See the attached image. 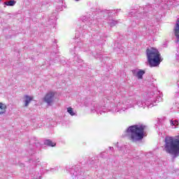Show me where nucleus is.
<instances>
[{
  "label": "nucleus",
  "instance_id": "f257e3e1",
  "mask_svg": "<svg viewBox=\"0 0 179 179\" xmlns=\"http://www.w3.org/2000/svg\"><path fill=\"white\" fill-rule=\"evenodd\" d=\"M162 100V96H156L155 94L152 95V96H150V94H148L145 101L142 99H137L136 103L134 99L122 98L115 101V106L112 107L110 111H112L113 114H117V113L121 114L129 108H134L135 105L138 106L140 108H146V107H148V108H152V107L157 106V103H160Z\"/></svg>",
  "mask_w": 179,
  "mask_h": 179
},
{
  "label": "nucleus",
  "instance_id": "f03ea898",
  "mask_svg": "<svg viewBox=\"0 0 179 179\" xmlns=\"http://www.w3.org/2000/svg\"><path fill=\"white\" fill-rule=\"evenodd\" d=\"M145 129H146V126L143 124L130 126L126 129L124 136H128L132 142H138L143 139Z\"/></svg>",
  "mask_w": 179,
  "mask_h": 179
},
{
  "label": "nucleus",
  "instance_id": "7ed1b4c3",
  "mask_svg": "<svg viewBox=\"0 0 179 179\" xmlns=\"http://www.w3.org/2000/svg\"><path fill=\"white\" fill-rule=\"evenodd\" d=\"M164 150L171 155L173 159L179 156V135L178 136H166L165 138Z\"/></svg>",
  "mask_w": 179,
  "mask_h": 179
},
{
  "label": "nucleus",
  "instance_id": "20e7f679",
  "mask_svg": "<svg viewBox=\"0 0 179 179\" xmlns=\"http://www.w3.org/2000/svg\"><path fill=\"white\" fill-rule=\"evenodd\" d=\"M146 55L150 66H159L162 62V57H160V52L154 48H150L146 50Z\"/></svg>",
  "mask_w": 179,
  "mask_h": 179
},
{
  "label": "nucleus",
  "instance_id": "39448f33",
  "mask_svg": "<svg viewBox=\"0 0 179 179\" xmlns=\"http://www.w3.org/2000/svg\"><path fill=\"white\" fill-rule=\"evenodd\" d=\"M55 96V94L54 92H50L44 96L43 101H45V103H46L48 106H51V104H52V103L54 102Z\"/></svg>",
  "mask_w": 179,
  "mask_h": 179
},
{
  "label": "nucleus",
  "instance_id": "423d86ee",
  "mask_svg": "<svg viewBox=\"0 0 179 179\" xmlns=\"http://www.w3.org/2000/svg\"><path fill=\"white\" fill-rule=\"evenodd\" d=\"M104 106H100L98 103H95L94 106V108H91L92 113H96L97 114H103V113H106V110L104 108Z\"/></svg>",
  "mask_w": 179,
  "mask_h": 179
},
{
  "label": "nucleus",
  "instance_id": "0eeeda50",
  "mask_svg": "<svg viewBox=\"0 0 179 179\" xmlns=\"http://www.w3.org/2000/svg\"><path fill=\"white\" fill-rule=\"evenodd\" d=\"M81 20L83 23H85L86 26H83V29H87V26H90V24H93V18L87 16H83L81 17Z\"/></svg>",
  "mask_w": 179,
  "mask_h": 179
},
{
  "label": "nucleus",
  "instance_id": "6e6552de",
  "mask_svg": "<svg viewBox=\"0 0 179 179\" xmlns=\"http://www.w3.org/2000/svg\"><path fill=\"white\" fill-rule=\"evenodd\" d=\"M134 76L138 78V79H143V75H145V71L141 69H134L131 71Z\"/></svg>",
  "mask_w": 179,
  "mask_h": 179
},
{
  "label": "nucleus",
  "instance_id": "1a4fd4ad",
  "mask_svg": "<svg viewBox=\"0 0 179 179\" xmlns=\"http://www.w3.org/2000/svg\"><path fill=\"white\" fill-rule=\"evenodd\" d=\"M129 16H136L137 19H143L146 15H145V13L142 14V13H138L136 10H131L129 13Z\"/></svg>",
  "mask_w": 179,
  "mask_h": 179
},
{
  "label": "nucleus",
  "instance_id": "9d476101",
  "mask_svg": "<svg viewBox=\"0 0 179 179\" xmlns=\"http://www.w3.org/2000/svg\"><path fill=\"white\" fill-rule=\"evenodd\" d=\"M70 173L71 174L73 178H75V177H78V176H82L83 172H79V169L76 168V166H74L71 169Z\"/></svg>",
  "mask_w": 179,
  "mask_h": 179
},
{
  "label": "nucleus",
  "instance_id": "9b49d317",
  "mask_svg": "<svg viewBox=\"0 0 179 179\" xmlns=\"http://www.w3.org/2000/svg\"><path fill=\"white\" fill-rule=\"evenodd\" d=\"M175 37L177 39V42L179 41V20H177L176 24L173 29Z\"/></svg>",
  "mask_w": 179,
  "mask_h": 179
},
{
  "label": "nucleus",
  "instance_id": "f8f14e48",
  "mask_svg": "<svg viewBox=\"0 0 179 179\" xmlns=\"http://www.w3.org/2000/svg\"><path fill=\"white\" fill-rule=\"evenodd\" d=\"M31 100H33V97H31L29 95H25L24 100V106L27 107L29 106V104H30V101H31Z\"/></svg>",
  "mask_w": 179,
  "mask_h": 179
},
{
  "label": "nucleus",
  "instance_id": "ddd939ff",
  "mask_svg": "<svg viewBox=\"0 0 179 179\" xmlns=\"http://www.w3.org/2000/svg\"><path fill=\"white\" fill-rule=\"evenodd\" d=\"M118 23H120V21L115 20L114 19L109 20L108 22V24H109L110 27H114V26H115L116 24H118Z\"/></svg>",
  "mask_w": 179,
  "mask_h": 179
},
{
  "label": "nucleus",
  "instance_id": "4468645a",
  "mask_svg": "<svg viewBox=\"0 0 179 179\" xmlns=\"http://www.w3.org/2000/svg\"><path fill=\"white\" fill-rule=\"evenodd\" d=\"M6 113V105L0 103V115Z\"/></svg>",
  "mask_w": 179,
  "mask_h": 179
},
{
  "label": "nucleus",
  "instance_id": "2eb2a0df",
  "mask_svg": "<svg viewBox=\"0 0 179 179\" xmlns=\"http://www.w3.org/2000/svg\"><path fill=\"white\" fill-rule=\"evenodd\" d=\"M44 143L47 146H51L52 148H54L56 145L55 143L52 142L51 140H45Z\"/></svg>",
  "mask_w": 179,
  "mask_h": 179
},
{
  "label": "nucleus",
  "instance_id": "dca6fc26",
  "mask_svg": "<svg viewBox=\"0 0 179 179\" xmlns=\"http://www.w3.org/2000/svg\"><path fill=\"white\" fill-rule=\"evenodd\" d=\"M4 5H6V6H15V5H16V1L15 0L6 1L4 2Z\"/></svg>",
  "mask_w": 179,
  "mask_h": 179
},
{
  "label": "nucleus",
  "instance_id": "f3484780",
  "mask_svg": "<svg viewBox=\"0 0 179 179\" xmlns=\"http://www.w3.org/2000/svg\"><path fill=\"white\" fill-rule=\"evenodd\" d=\"M170 124L173 128H177V126H178V120H170Z\"/></svg>",
  "mask_w": 179,
  "mask_h": 179
},
{
  "label": "nucleus",
  "instance_id": "a211bd4d",
  "mask_svg": "<svg viewBox=\"0 0 179 179\" xmlns=\"http://www.w3.org/2000/svg\"><path fill=\"white\" fill-rule=\"evenodd\" d=\"M67 113H69V114H70L71 117H73V115H76V113L73 111V108H72L71 107L67 108Z\"/></svg>",
  "mask_w": 179,
  "mask_h": 179
},
{
  "label": "nucleus",
  "instance_id": "6ab92c4d",
  "mask_svg": "<svg viewBox=\"0 0 179 179\" xmlns=\"http://www.w3.org/2000/svg\"><path fill=\"white\" fill-rule=\"evenodd\" d=\"M143 13H145V12H147V10H148V12H150V10H152V7H150V6H145L144 8H143Z\"/></svg>",
  "mask_w": 179,
  "mask_h": 179
},
{
  "label": "nucleus",
  "instance_id": "aec40b11",
  "mask_svg": "<svg viewBox=\"0 0 179 179\" xmlns=\"http://www.w3.org/2000/svg\"><path fill=\"white\" fill-rule=\"evenodd\" d=\"M55 171H57V169H50V171H52V172H54Z\"/></svg>",
  "mask_w": 179,
  "mask_h": 179
},
{
  "label": "nucleus",
  "instance_id": "412c9836",
  "mask_svg": "<svg viewBox=\"0 0 179 179\" xmlns=\"http://www.w3.org/2000/svg\"><path fill=\"white\" fill-rule=\"evenodd\" d=\"M109 149H110V150H114V148H113V147H109Z\"/></svg>",
  "mask_w": 179,
  "mask_h": 179
},
{
  "label": "nucleus",
  "instance_id": "4be33fe9",
  "mask_svg": "<svg viewBox=\"0 0 179 179\" xmlns=\"http://www.w3.org/2000/svg\"><path fill=\"white\" fill-rule=\"evenodd\" d=\"M50 19H51V20H54V19H55V17H52Z\"/></svg>",
  "mask_w": 179,
  "mask_h": 179
},
{
  "label": "nucleus",
  "instance_id": "5701e85b",
  "mask_svg": "<svg viewBox=\"0 0 179 179\" xmlns=\"http://www.w3.org/2000/svg\"><path fill=\"white\" fill-rule=\"evenodd\" d=\"M100 156H101V157H103V153H101V154L100 155Z\"/></svg>",
  "mask_w": 179,
  "mask_h": 179
},
{
  "label": "nucleus",
  "instance_id": "b1692460",
  "mask_svg": "<svg viewBox=\"0 0 179 179\" xmlns=\"http://www.w3.org/2000/svg\"><path fill=\"white\" fill-rule=\"evenodd\" d=\"M2 1V0H0V2H1Z\"/></svg>",
  "mask_w": 179,
  "mask_h": 179
},
{
  "label": "nucleus",
  "instance_id": "393cba45",
  "mask_svg": "<svg viewBox=\"0 0 179 179\" xmlns=\"http://www.w3.org/2000/svg\"><path fill=\"white\" fill-rule=\"evenodd\" d=\"M76 1H79V0H76Z\"/></svg>",
  "mask_w": 179,
  "mask_h": 179
}]
</instances>
